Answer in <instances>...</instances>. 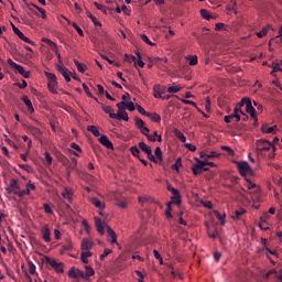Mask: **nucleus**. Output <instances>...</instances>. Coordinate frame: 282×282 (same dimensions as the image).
Masks as SVG:
<instances>
[{
    "label": "nucleus",
    "instance_id": "4be33fe9",
    "mask_svg": "<svg viewBox=\"0 0 282 282\" xmlns=\"http://www.w3.org/2000/svg\"><path fill=\"white\" fill-rule=\"evenodd\" d=\"M139 149H141V151L143 153H145V155H148L149 153H151L153 151L151 149V145H147V143H144L143 141L139 142Z\"/></svg>",
    "mask_w": 282,
    "mask_h": 282
},
{
    "label": "nucleus",
    "instance_id": "2eb2a0df",
    "mask_svg": "<svg viewBox=\"0 0 282 282\" xmlns=\"http://www.w3.org/2000/svg\"><path fill=\"white\" fill-rule=\"evenodd\" d=\"M204 165L199 163V159H196V164L192 166V172L194 175H202L204 173V170L202 169Z\"/></svg>",
    "mask_w": 282,
    "mask_h": 282
},
{
    "label": "nucleus",
    "instance_id": "7ed1b4c3",
    "mask_svg": "<svg viewBox=\"0 0 282 282\" xmlns=\"http://www.w3.org/2000/svg\"><path fill=\"white\" fill-rule=\"evenodd\" d=\"M45 76L47 78V87L51 94H58V80L56 79V75L54 73L45 72Z\"/></svg>",
    "mask_w": 282,
    "mask_h": 282
},
{
    "label": "nucleus",
    "instance_id": "bf43d9fd",
    "mask_svg": "<svg viewBox=\"0 0 282 282\" xmlns=\"http://www.w3.org/2000/svg\"><path fill=\"white\" fill-rule=\"evenodd\" d=\"M167 191H170V193H172L173 196L180 195V191L171 185H167Z\"/></svg>",
    "mask_w": 282,
    "mask_h": 282
},
{
    "label": "nucleus",
    "instance_id": "09e8293b",
    "mask_svg": "<svg viewBox=\"0 0 282 282\" xmlns=\"http://www.w3.org/2000/svg\"><path fill=\"white\" fill-rule=\"evenodd\" d=\"M33 8L37 9V11L42 14V19H47V14L45 12V9H43V8H41V7L36 6V4H33Z\"/></svg>",
    "mask_w": 282,
    "mask_h": 282
},
{
    "label": "nucleus",
    "instance_id": "412c9836",
    "mask_svg": "<svg viewBox=\"0 0 282 282\" xmlns=\"http://www.w3.org/2000/svg\"><path fill=\"white\" fill-rule=\"evenodd\" d=\"M274 274V278L278 279L279 281H282V269L280 270V273H278L274 269L270 270L265 275L264 279H270Z\"/></svg>",
    "mask_w": 282,
    "mask_h": 282
},
{
    "label": "nucleus",
    "instance_id": "a19ab883",
    "mask_svg": "<svg viewBox=\"0 0 282 282\" xmlns=\"http://www.w3.org/2000/svg\"><path fill=\"white\" fill-rule=\"evenodd\" d=\"M130 153H132V155L134 158H138V160H139V158H140V149L138 147H135V145L131 147L130 148Z\"/></svg>",
    "mask_w": 282,
    "mask_h": 282
},
{
    "label": "nucleus",
    "instance_id": "0e129e2a",
    "mask_svg": "<svg viewBox=\"0 0 282 282\" xmlns=\"http://www.w3.org/2000/svg\"><path fill=\"white\" fill-rule=\"evenodd\" d=\"M165 216L167 219L173 218V215L171 214V203H167V208L165 210Z\"/></svg>",
    "mask_w": 282,
    "mask_h": 282
},
{
    "label": "nucleus",
    "instance_id": "a211bd4d",
    "mask_svg": "<svg viewBox=\"0 0 282 282\" xmlns=\"http://www.w3.org/2000/svg\"><path fill=\"white\" fill-rule=\"evenodd\" d=\"M99 142L100 144H102L104 147H106V149H113V143H111L109 141V138H107V135H101L99 138Z\"/></svg>",
    "mask_w": 282,
    "mask_h": 282
},
{
    "label": "nucleus",
    "instance_id": "8fccbe9b",
    "mask_svg": "<svg viewBox=\"0 0 282 282\" xmlns=\"http://www.w3.org/2000/svg\"><path fill=\"white\" fill-rule=\"evenodd\" d=\"M29 272H30V274L36 273V265H34V262H32V261H29Z\"/></svg>",
    "mask_w": 282,
    "mask_h": 282
},
{
    "label": "nucleus",
    "instance_id": "7c9ffc66",
    "mask_svg": "<svg viewBox=\"0 0 282 282\" xmlns=\"http://www.w3.org/2000/svg\"><path fill=\"white\" fill-rule=\"evenodd\" d=\"M89 257H91V252H89V251L82 252V254H80L82 262L85 264L89 263V260H88Z\"/></svg>",
    "mask_w": 282,
    "mask_h": 282
},
{
    "label": "nucleus",
    "instance_id": "69168bd1",
    "mask_svg": "<svg viewBox=\"0 0 282 282\" xmlns=\"http://www.w3.org/2000/svg\"><path fill=\"white\" fill-rule=\"evenodd\" d=\"M74 246L72 245V240H67L66 245L63 246V250H72Z\"/></svg>",
    "mask_w": 282,
    "mask_h": 282
},
{
    "label": "nucleus",
    "instance_id": "f03ea898",
    "mask_svg": "<svg viewBox=\"0 0 282 282\" xmlns=\"http://www.w3.org/2000/svg\"><path fill=\"white\" fill-rule=\"evenodd\" d=\"M246 106L247 113L250 115V117L254 120V122H258L259 119H257V110L252 106V100L248 97H243L240 101V107Z\"/></svg>",
    "mask_w": 282,
    "mask_h": 282
},
{
    "label": "nucleus",
    "instance_id": "ddd939ff",
    "mask_svg": "<svg viewBox=\"0 0 282 282\" xmlns=\"http://www.w3.org/2000/svg\"><path fill=\"white\" fill-rule=\"evenodd\" d=\"M42 238L44 239V241H46V243H50V241H52V231H50V227H47V225H45L42 230Z\"/></svg>",
    "mask_w": 282,
    "mask_h": 282
},
{
    "label": "nucleus",
    "instance_id": "dca6fc26",
    "mask_svg": "<svg viewBox=\"0 0 282 282\" xmlns=\"http://www.w3.org/2000/svg\"><path fill=\"white\" fill-rule=\"evenodd\" d=\"M107 232L110 243H118V236L116 235V231L111 229V227H107Z\"/></svg>",
    "mask_w": 282,
    "mask_h": 282
},
{
    "label": "nucleus",
    "instance_id": "f257e3e1",
    "mask_svg": "<svg viewBox=\"0 0 282 282\" xmlns=\"http://www.w3.org/2000/svg\"><path fill=\"white\" fill-rule=\"evenodd\" d=\"M274 151H276V147L272 144V142L265 140V139H260L256 141V152L258 155H263V153L269 152V158L272 160L274 158Z\"/></svg>",
    "mask_w": 282,
    "mask_h": 282
},
{
    "label": "nucleus",
    "instance_id": "49530a36",
    "mask_svg": "<svg viewBox=\"0 0 282 282\" xmlns=\"http://www.w3.org/2000/svg\"><path fill=\"white\" fill-rule=\"evenodd\" d=\"M182 87L180 86H171L167 88L169 94H177V91H181Z\"/></svg>",
    "mask_w": 282,
    "mask_h": 282
},
{
    "label": "nucleus",
    "instance_id": "f704fd0d",
    "mask_svg": "<svg viewBox=\"0 0 282 282\" xmlns=\"http://www.w3.org/2000/svg\"><path fill=\"white\" fill-rule=\"evenodd\" d=\"M174 135L181 142H186V137L180 131V129H174Z\"/></svg>",
    "mask_w": 282,
    "mask_h": 282
},
{
    "label": "nucleus",
    "instance_id": "2f4dec72",
    "mask_svg": "<svg viewBox=\"0 0 282 282\" xmlns=\"http://www.w3.org/2000/svg\"><path fill=\"white\" fill-rule=\"evenodd\" d=\"M169 204H171V206L172 204H176V206H180V204H182V195L178 194L176 196H172L171 202H169Z\"/></svg>",
    "mask_w": 282,
    "mask_h": 282
},
{
    "label": "nucleus",
    "instance_id": "774afa93",
    "mask_svg": "<svg viewBox=\"0 0 282 282\" xmlns=\"http://www.w3.org/2000/svg\"><path fill=\"white\" fill-rule=\"evenodd\" d=\"M219 153H217L216 151H212L209 153H207V160H210L213 158H219Z\"/></svg>",
    "mask_w": 282,
    "mask_h": 282
},
{
    "label": "nucleus",
    "instance_id": "72a5a7b5",
    "mask_svg": "<svg viewBox=\"0 0 282 282\" xmlns=\"http://www.w3.org/2000/svg\"><path fill=\"white\" fill-rule=\"evenodd\" d=\"M87 17L88 19H90V21H93L94 25H96V28L102 25L100 23V21H98V19L96 17H94V14H91V12L87 11Z\"/></svg>",
    "mask_w": 282,
    "mask_h": 282
},
{
    "label": "nucleus",
    "instance_id": "e433bc0d",
    "mask_svg": "<svg viewBox=\"0 0 282 282\" xmlns=\"http://www.w3.org/2000/svg\"><path fill=\"white\" fill-rule=\"evenodd\" d=\"M242 215H246V209L239 208L235 212V216H232V219H241Z\"/></svg>",
    "mask_w": 282,
    "mask_h": 282
},
{
    "label": "nucleus",
    "instance_id": "c9c22d12",
    "mask_svg": "<svg viewBox=\"0 0 282 282\" xmlns=\"http://www.w3.org/2000/svg\"><path fill=\"white\" fill-rule=\"evenodd\" d=\"M29 131L30 133H32V135H34L35 138H39V135H41V129L34 127V126H30L29 127Z\"/></svg>",
    "mask_w": 282,
    "mask_h": 282
},
{
    "label": "nucleus",
    "instance_id": "e2e57ef3",
    "mask_svg": "<svg viewBox=\"0 0 282 282\" xmlns=\"http://www.w3.org/2000/svg\"><path fill=\"white\" fill-rule=\"evenodd\" d=\"M22 70H18L19 74H21V76H23V78H30V72H25V68H23V66H21Z\"/></svg>",
    "mask_w": 282,
    "mask_h": 282
},
{
    "label": "nucleus",
    "instance_id": "9d476101",
    "mask_svg": "<svg viewBox=\"0 0 282 282\" xmlns=\"http://www.w3.org/2000/svg\"><path fill=\"white\" fill-rule=\"evenodd\" d=\"M46 263H48V265H51V268H54V270L56 272H58L59 274L64 272L63 263L57 262L55 259L46 258Z\"/></svg>",
    "mask_w": 282,
    "mask_h": 282
},
{
    "label": "nucleus",
    "instance_id": "13d9d810",
    "mask_svg": "<svg viewBox=\"0 0 282 282\" xmlns=\"http://www.w3.org/2000/svg\"><path fill=\"white\" fill-rule=\"evenodd\" d=\"M124 57V61H127L128 63H135L137 61V57L133 55L126 54Z\"/></svg>",
    "mask_w": 282,
    "mask_h": 282
},
{
    "label": "nucleus",
    "instance_id": "864d4df0",
    "mask_svg": "<svg viewBox=\"0 0 282 282\" xmlns=\"http://www.w3.org/2000/svg\"><path fill=\"white\" fill-rule=\"evenodd\" d=\"M138 59H135L134 65H138L139 67H144V63L142 62V56L140 53L137 54Z\"/></svg>",
    "mask_w": 282,
    "mask_h": 282
},
{
    "label": "nucleus",
    "instance_id": "aec40b11",
    "mask_svg": "<svg viewBox=\"0 0 282 282\" xmlns=\"http://www.w3.org/2000/svg\"><path fill=\"white\" fill-rule=\"evenodd\" d=\"M262 133H271L274 135L276 133V126L270 127L268 123L263 124L261 128Z\"/></svg>",
    "mask_w": 282,
    "mask_h": 282
},
{
    "label": "nucleus",
    "instance_id": "4c0bfd02",
    "mask_svg": "<svg viewBox=\"0 0 282 282\" xmlns=\"http://www.w3.org/2000/svg\"><path fill=\"white\" fill-rule=\"evenodd\" d=\"M215 217H217V219L220 221L221 226H224V224H226V214H224L221 216V214H219L217 210L214 212Z\"/></svg>",
    "mask_w": 282,
    "mask_h": 282
},
{
    "label": "nucleus",
    "instance_id": "a18cd8bd",
    "mask_svg": "<svg viewBox=\"0 0 282 282\" xmlns=\"http://www.w3.org/2000/svg\"><path fill=\"white\" fill-rule=\"evenodd\" d=\"M141 40L143 43H147V45H151L152 47L155 46V43L151 42V40H149V36L141 34Z\"/></svg>",
    "mask_w": 282,
    "mask_h": 282
},
{
    "label": "nucleus",
    "instance_id": "c03bdc74",
    "mask_svg": "<svg viewBox=\"0 0 282 282\" xmlns=\"http://www.w3.org/2000/svg\"><path fill=\"white\" fill-rule=\"evenodd\" d=\"M134 122H135V127L138 128V129H143L144 128V120H142L141 118H135L134 119Z\"/></svg>",
    "mask_w": 282,
    "mask_h": 282
},
{
    "label": "nucleus",
    "instance_id": "c85d7f7f",
    "mask_svg": "<svg viewBox=\"0 0 282 282\" xmlns=\"http://www.w3.org/2000/svg\"><path fill=\"white\" fill-rule=\"evenodd\" d=\"M148 118H150L152 122H162V117H160V115H158L156 112H149Z\"/></svg>",
    "mask_w": 282,
    "mask_h": 282
},
{
    "label": "nucleus",
    "instance_id": "680f3d73",
    "mask_svg": "<svg viewBox=\"0 0 282 282\" xmlns=\"http://www.w3.org/2000/svg\"><path fill=\"white\" fill-rule=\"evenodd\" d=\"M117 107H118V112L126 111L124 107H127V102L121 101V102L117 104Z\"/></svg>",
    "mask_w": 282,
    "mask_h": 282
},
{
    "label": "nucleus",
    "instance_id": "5701e85b",
    "mask_svg": "<svg viewBox=\"0 0 282 282\" xmlns=\"http://www.w3.org/2000/svg\"><path fill=\"white\" fill-rule=\"evenodd\" d=\"M270 30H272V25H267V26L262 28V30L257 33L258 39H263V36H267L268 32H270Z\"/></svg>",
    "mask_w": 282,
    "mask_h": 282
},
{
    "label": "nucleus",
    "instance_id": "f3484780",
    "mask_svg": "<svg viewBox=\"0 0 282 282\" xmlns=\"http://www.w3.org/2000/svg\"><path fill=\"white\" fill-rule=\"evenodd\" d=\"M22 101L24 102V105L26 106V109L30 113H34V106L32 105V101L30 100V98H28L26 95H24L22 97Z\"/></svg>",
    "mask_w": 282,
    "mask_h": 282
},
{
    "label": "nucleus",
    "instance_id": "c756f323",
    "mask_svg": "<svg viewBox=\"0 0 282 282\" xmlns=\"http://www.w3.org/2000/svg\"><path fill=\"white\" fill-rule=\"evenodd\" d=\"M154 155H155L156 160L159 161V164H162L163 154H162V149L160 147L155 148Z\"/></svg>",
    "mask_w": 282,
    "mask_h": 282
},
{
    "label": "nucleus",
    "instance_id": "473e14b6",
    "mask_svg": "<svg viewBox=\"0 0 282 282\" xmlns=\"http://www.w3.org/2000/svg\"><path fill=\"white\" fill-rule=\"evenodd\" d=\"M87 130L95 135V138H100V131L96 126H88Z\"/></svg>",
    "mask_w": 282,
    "mask_h": 282
},
{
    "label": "nucleus",
    "instance_id": "58836bf2",
    "mask_svg": "<svg viewBox=\"0 0 282 282\" xmlns=\"http://www.w3.org/2000/svg\"><path fill=\"white\" fill-rule=\"evenodd\" d=\"M8 65H10V67H13L14 69H17V72H21V65L17 64L14 61H12V58L8 59Z\"/></svg>",
    "mask_w": 282,
    "mask_h": 282
},
{
    "label": "nucleus",
    "instance_id": "5fc2aeb1",
    "mask_svg": "<svg viewBox=\"0 0 282 282\" xmlns=\"http://www.w3.org/2000/svg\"><path fill=\"white\" fill-rule=\"evenodd\" d=\"M72 25H73L74 30H76L77 34H79V36H85L83 29H80V26H78V24L73 23Z\"/></svg>",
    "mask_w": 282,
    "mask_h": 282
},
{
    "label": "nucleus",
    "instance_id": "423d86ee",
    "mask_svg": "<svg viewBox=\"0 0 282 282\" xmlns=\"http://www.w3.org/2000/svg\"><path fill=\"white\" fill-rule=\"evenodd\" d=\"M20 188L19 181L17 178H12L10 185L6 187V193L8 195H14V193H19Z\"/></svg>",
    "mask_w": 282,
    "mask_h": 282
},
{
    "label": "nucleus",
    "instance_id": "6ab92c4d",
    "mask_svg": "<svg viewBox=\"0 0 282 282\" xmlns=\"http://www.w3.org/2000/svg\"><path fill=\"white\" fill-rule=\"evenodd\" d=\"M95 226L99 235H105V226L102 225V220L98 217H95Z\"/></svg>",
    "mask_w": 282,
    "mask_h": 282
},
{
    "label": "nucleus",
    "instance_id": "0eeeda50",
    "mask_svg": "<svg viewBox=\"0 0 282 282\" xmlns=\"http://www.w3.org/2000/svg\"><path fill=\"white\" fill-rule=\"evenodd\" d=\"M57 72H59V74H62V76L65 78L66 83H70L72 82V72H69V69H67V67H65V65L63 64H57Z\"/></svg>",
    "mask_w": 282,
    "mask_h": 282
},
{
    "label": "nucleus",
    "instance_id": "37998d69",
    "mask_svg": "<svg viewBox=\"0 0 282 282\" xmlns=\"http://www.w3.org/2000/svg\"><path fill=\"white\" fill-rule=\"evenodd\" d=\"M44 160L46 162V166H51L54 159L52 158L50 152H45L44 153Z\"/></svg>",
    "mask_w": 282,
    "mask_h": 282
},
{
    "label": "nucleus",
    "instance_id": "b1692460",
    "mask_svg": "<svg viewBox=\"0 0 282 282\" xmlns=\"http://www.w3.org/2000/svg\"><path fill=\"white\" fill-rule=\"evenodd\" d=\"M74 63L77 67V70L80 72V74H85V72H87V65H85L84 63L78 62V59H74Z\"/></svg>",
    "mask_w": 282,
    "mask_h": 282
},
{
    "label": "nucleus",
    "instance_id": "4d7b16f0",
    "mask_svg": "<svg viewBox=\"0 0 282 282\" xmlns=\"http://www.w3.org/2000/svg\"><path fill=\"white\" fill-rule=\"evenodd\" d=\"M220 149H221V151H226L228 153V155H235V151H232L230 149V147H228V145H223V147H220Z\"/></svg>",
    "mask_w": 282,
    "mask_h": 282
},
{
    "label": "nucleus",
    "instance_id": "de8ad7c7",
    "mask_svg": "<svg viewBox=\"0 0 282 282\" xmlns=\"http://www.w3.org/2000/svg\"><path fill=\"white\" fill-rule=\"evenodd\" d=\"M111 252H112L111 249H105L104 253L100 254V257H99L100 261H105V259H107V257H109V254H111Z\"/></svg>",
    "mask_w": 282,
    "mask_h": 282
},
{
    "label": "nucleus",
    "instance_id": "9b49d317",
    "mask_svg": "<svg viewBox=\"0 0 282 282\" xmlns=\"http://www.w3.org/2000/svg\"><path fill=\"white\" fill-rule=\"evenodd\" d=\"M68 276L70 279H84L85 278V272L79 270V269H76V268H72L69 271H68Z\"/></svg>",
    "mask_w": 282,
    "mask_h": 282
},
{
    "label": "nucleus",
    "instance_id": "6e6552de",
    "mask_svg": "<svg viewBox=\"0 0 282 282\" xmlns=\"http://www.w3.org/2000/svg\"><path fill=\"white\" fill-rule=\"evenodd\" d=\"M12 30L13 34L19 36L21 41H24V43H29V45H34V42L30 40L28 36H25V34H23V32H21V30H19V28H17L14 24H12Z\"/></svg>",
    "mask_w": 282,
    "mask_h": 282
},
{
    "label": "nucleus",
    "instance_id": "20e7f679",
    "mask_svg": "<svg viewBox=\"0 0 282 282\" xmlns=\"http://www.w3.org/2000/svg\"><path fill=\"white\" fill-rule=\"evenodd\" d=\"M141 133L143 135L147 137V139L149 140V142H162V135L158 134V131H154V135L158 138L155 139V137L149 134L151 132V130L147 127H143L140 129Z\"/></svg>",
    "mask_w": 282,
    "mask_h": 282
},
{
    "label": "nucleus",
    "instance_id": "3c124183",
    "mask_svg": "<svg viewBox=\"0 0 282 282\" xmlns=\"http://www.w3.org/2000/svg\"><path fill=\"white\" fill-rule=\"evenodd\" d=\"M148 159L150 160V162H154V164H160V161L156 160L155 155H153V151L148 153Z\"/></svg>",
    "mask_w": 282,
    "mask_h": 282
},
{
    "label": "nucleus",
    "instance_id": "603ef678",
    "mask_svg": "<svg viewBox=\"0 0 282 282\" xmlns=\"http://www.w3.org/2000/svg\"><path fill=\"white\" fill-rule=\"evenodd\" d=\"M83 89H84L85 94L88 96V98H94V95L89 90V86H87V84H83Z\"/></svg>",
    "mask_w": 282,
    "mask_h": 282
},
{
    "label": "nucleus",
    "instance_id": "4468645a",
    "mask_svg": "<svg viewBox=\"0 0 282 282\" xmlns=\"http://www.w3.org/2000/svg\"><path fill=\"white\" fill-rule=\"evenodd\" d=\"M166 94V88H162L159 84L153 87V96L154 98H162V95Z\"/></svg>",
    "mask_w": 282,
    "mask_h": 282
},
{
    "label": "nucleus",
    "instance_id": "393cba45",
    "mask_svg": "<svg viewBox=\"0 0 282 282\" xmlns=\"http://www.w3.org/2000/svg\"><path fill=\"white\" fill-rule=\"evenodd\" d=\"M90 202H91V204H93L96 208H98L99 210H104L105 204H104L102 202H100V199L94 197V198L90 199Z\"/></svg>",
    "mask_w": 282,
    "mask_h": 282
},
{
    "label": "nucleus",
    "instance_id": "39448f33",
    "mask_svg": "<svg viewBox=\"0 0 282 282\" xmlns=\"http://www.w3.org/2000/svg\"><path fill=\"white\" fill-rule=\"evenodd\" d=\"M236 164L238 166L240 175H242L243 177H246L248 173L252 174V167H250V164H248V162H236Z\"/></svg>",
    "mask_w": 282,
    "mask_h": 282
},
{
    "label": "nucleus",
    "instance_id": "f8f14e48",
    "mask_svg": "<svg viewBox=\"0 0 282 282\" xmlns=\"http://www.w3.org/2000/svg\"><path fill=\"white\" fill-rule=\"evenodd\" d=\"M110 118H112L113 120H124L126 122H129V113H127V110L110 115Z\"/></svg>",
    "mask_w": 282,
    "mask_h": 282
},
{
    "label": "nucleus",
    "instance_id": "bb28decb",
    "mask_svg": "<svg viewBox=\"0 0 282 282\" xmlns=\"http://www.w3.org/2000/svg\"><path fill=\"white\" fill-rule=\"evenodd\" d=\"M85 270H86V272H84L85 280H87V279H89V276H94V274H96V272L94 271V269L90 265H86Z\"/></svg>",
    "mask_w": 282,
    "mask_h": 282
},
{
    "label": "nucleus",
    "instance_id": "ea45409f",
    "mask_svg": "<svg viewBox=\"0 0 282 282\" xmlns=\"http://www.w3.org/2000/svg\"><path fill=\"white\" fill-rule=\"evenodd\" d=\"M102 111H105V113H108L109 117L111 118V115H116V112H113V108H111V106H101Z\"/></svg>",
    "mask_w": 282,
    "mask_h": 282
},
{
    "label": "nucleus",
    "instance_id": "1a4fd4ad",
    "mask_svg": "<svg viewBox=\"0 0 282 282\" xmlns=\"http://www.w3.org/2000/svg\"><path fill=\"white\" fill-rule=\"evenodd\" d=\"M236 118V122H240L241 121V116H239V107H236L234 110L232 115L229 116H225L224 120L227 124H230V122H232V119Z\"/></svg>",
    "mask_w": 282,
    "mask_h": 282
},
{
    "label": "nucleus",
    "instance_id": "79ce46f5",
    "mask_svg": "<svg viewBox=\"0 0 282 282\" xmlns=\"http://www.w3.org/2000/svg\"><path fill=\"white\" fill-rule=\"evenodd\" d=\"M62 196L64 197V199H67L68 202H72V192L67 188H65L62 192Z\"/></svg>",
    "mask_w": 282,
    "mask_h": 282
},
{
    "label": "nucleus",
    "instance_id": "cd10ccee",
    "mask_svg": "<svg viewBox=\"0 0 282 282\" xmlns=\"http://www.w3.org/2000/svg\"><path fill=\"white\" fill-rule=\"evenodd\" d=\"M200 17H202L203 19H205L206 21H210V19H217V17L210 15V13L208 12V10H206V9H202V10H200Z\"/></svg>",
    "mask_w": 282,
    "mask_h": 282
},
{
    "label": "nucleus",
    "instance_id": "a878e982",
    "mask_svg": "<svg viewBox=\"0 0 282 282\" xmlns=\"http://www.w3.org/2000/svg\"><path fill=\"white\" fill-rule=\"evenodd\" d=\"M91 241L87 240V239H83L82 241V250L89 252V250H91Z\"/></svg>",
    "mask_w": 282,
    "mask_h": 282
},
{
    "label": "nucleus",
    "instance_id": "6e6d98bb",
    "mask_svg": "<svg viewBox=\"0 0 282 282\" xmlns=\"http://www.w3.org/2000/svg\"><path fill=\"white\" fill-rule=\"evenodd\" d=\"M137 111H139V113H141V116H145L147 118L149 117V112L147 110H144V108L140 105H138Z\"/></svg>",
    "mask_w": 282,
    "mask_h": 282
},
{
    "label": "nucleus",
    "instance_id": "338daca9",
    "mask_svg": "<svg viewBox=\"0 0 282 282\" xmlns=\"http://www.w3.org/2000/svg\"><path fill=\"white\" fill-rule=\"evenodd\" d=\"M42 41L44 43H47V45H50L51 47H56V43H54L52 40H50L47 37H43Z\"/></svg>",
    "mask_w": 282,
    "mask_h": 282
},
{
    "label": "nucleus",
    "instance_id": "052dcab7",
    "mask_svg": "<svg viewBox=\"0 0 282 282\" xmlns=\"http://www.w3.org/2000/svg\"><path fill=\"white\" fill-rule=\"evenodd\" d=\"M126 107L128 111H135V104H133V101L127 102Z\"/></svg>",
    "mask_w": 282,
    "mask_h": 282
}]
</instances>
